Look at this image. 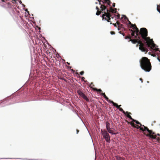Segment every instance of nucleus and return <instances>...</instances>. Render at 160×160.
Here are the masks:
<instances>
[{"label":"nucleus","instance_id":"obj_1","mask_svg":"<svg viewBox=\"0 0 160 160\" xmlns=\"http://www.w3.org/2000/svg\"><path fill=\"white\" fill-rule=\"evenodd\" d=\"M141 68L146 72H149L152 66L149 60L146 57H143L140 61Z\"/></svg>","mask_w":160,"mask_h":160},{"label":"nucleus","instance_id":"obj_2","mask_svg":"<svg viewBox=\"0 0 160 160\" xmlns=\"http://www.w3.org/2000/svg\"><path fill=\"white\" fill-rule=\"evenodd\" d=\"M135 39H132L130 38L129 42L131 41L132 42L135 44L138 43L139 45V49L143 52H147L148 50L147 48L144 47V44L142 42L140 36H138L137 38H135Z\"/></svg>","mask_w":160,"mask_h":160},{"label":"nucleus","instance_id":"obj_3","mask_svg":"<svg viewBox=\"0 0 160 160\" xmlns=\"http://www.w3.org/2000/svg\"><path fill=\"white\" fill-rule=\"evenodd\" d=\"M107 12H102L104 13L102 16V19H105L109 22H110L111 19L110 17H111V15L110 12L116 13V11H115L114 9H113L112 7L110 8L109 10L107 9Z\"/></svg>","mask_w":160,"mask_h":160},{"label":"nucleus","instance_id":"obj_4","mask_svg":"<svg viewBox=\"0 0 160 160\" xmlns=\"http://www.w3.org/2000/svg\"><path fill=\"white\" fill-rule=\"evenodd\" d=\"M145 41L148 47L150 48L154 49L156 51H158L159 49L155 47V44L153 43L152 39H151L149 37H146V38H142Z\"/></svg>","mask_w":160,"mask_h":160},{"label":"nucleus","instance_id":"obj_5","mask_svg":"<svg viewBox=\"0 0 160 160\" xmlns=\"http://www.w3.org/2000/svg\"><path fill=\"white\" fill-rule=\"evenodd\" d=\"M148 30L144 28H141L139 34V36L142 37V38H146L148 36Z\"/></svg>","mask_w":160,"mask_h":160},{"label":"nucleus","instance_id":"obj_6","mask_svg":"<svg viewBox=\"0 0 160 160\" xmlns=\"http://www.w3.org/2000/svg\"><path fill=\"white\" fill-rule=\"evenodd\" d=\"M102 133L103 138L105 139L106 141L110 143V136L108 133L106 131H102Z\"/></svg>","mask_w":160,"mask_h":160},{"label":"nucleus","instance_id":"obj_7","mask_svg":"<svg viewBox=\"0 0 160 160\" xmlns=\"http://www.w3.org/2000/svg\"><path fill=\"white\" fill-rule=\"evenodd\" d=\"M146 135L147 137H149L150 138L157 140L158 142H159L160 141V138L157 137L155 133L154 132H152V130L150 133L146 134Z\"/></svg>","mask_w":160,"mask_h":160},{"label":"nucleus","instance_id":"obj_8","mask_svg":"<svg viewBox=\"0 0 160 160\" xmlns=\"http://www.w3.org/2000/svg\"><path fill=\"white\" fill-rule=\"evenodd\" d=\"M108 1V0H100L99 1V4L101 5L100 8L102 11L105 10L106 8V7L105 4Z\"/></svg>","mask_w":160,"mask_h":160},{"label":"nucleus","instance_id":"obj_9","mask_svg":"<svg viewBox=\"0 0 160 160\" xmlns=\"http://www.w3.org/2000/svg\"><path fill=\"white\" fill-rule=\"evenodd\" d=\"M142 127H140L139 125H136L135 128H136L137 129H139L140 130L143 132H144L147 130L149 133H150V132H151V130L149 129L147 127L145 126L144 125H142Z\"/></svg>","mask_w":160,"mask_h":160},{"label":"nucleus","instance_id":"obj_10","mask_svg":"<svg viewBox=\"0 0 160 160\" xmlns=\"http://www.w3.org/2000/svg\"><path fill=\"white\" fill-rule=\"evenodd\" d=\"M111 103L113 104V106L116 107L118 109H119L120 111L122 112L124 114L126 115L127 114L129 113L128 111L125 112L122 108H120L121 106V105H118L117 103H115L113 102H112Z\"/></svg>","mask_w":160,"mask_h":160},{"label":"nucleus","instance_id":"obj_11","mask_svg":"<svg viewBox=\"0 0 160 160\" xmlns=\"http://www.w3.org/2000/svg\"><path fill=\"white\" fill-rule=\"evenodd\" d=\"M135 30L134 31H135L136 34V35L135 36V38H137L138 36H139V34L140 31H139L138 28H137L136 26H135Z\"/></svg>","mask_w":160,"mask_h":160},{"label":"nucleus","instance_id":"obj_12","mask_svg":"<svg viewBox=\"0 0 160 160\" xmlns=\"http://www.w3.org/2000/svg\"><path fill=\"white\" fill-rule=\"evenodd\" d=\"M100 94L105 98L108 102L111 103L112 102H113L112 101H111L108 98L106 95L105 93H101Z\"/></svg>","mask_w":160,"mask_h":160},{"label":"nucleus","instance_id":"obj_13","mask_svg":"<svg viewBox=\"0 0 160 160\" xmlns=\"http://www.w3.org/2000/svg\"><path fill=\"white\" fill-rule=\"evenodd\" d=\"M77 93L80 96L82 97L84 94L83 93L81 90H78Z\"/></svg>","mask_w":160,"mask_h":160},{"label":"nucleus","instance_id":"obj_14","mask_svg":"<svg viewBox=\"0 0 160 160\" xmlns=\"http://www.w3.org/2000/svg\"><path fill=\"white\" fill-rule=\"evenodd\" d=\"M107 130H108V132L109 133L112 134H117V133H114L113 132V131L111 130V128L108 129Z\"/></svg>","mask_w":160,"mask_h":160},{"label":"nucleus","instance_id":"obj_15","mask_svg":"<svg viewBox=\"0 0 160 160\" xmlns=\"http://www.w3.org/2000/svg\"><path fill=\"white\" fill-rule=\"evenodd\" d=\"M92 89L94 91H97L99 92L100 93V92H102V90L101 89H98L96 88H92Z\"/></svg>","mask_w":160,"mask_h":160},{"label":"nucleus","instance_id":"obj_16","mask_svg":"<svg viewBox=\"0 0 160 160\" xmlns=\"http://www.w3.org/2000/svg\"><path fill=\"white\" fill-rule=\"evenodd\" d=\"M128 114H127V117L128 118H130V119L132 120L133 119L132 117H131V116L129 115V114H131V113L130 112H128Z\"/></svg>","mask_w":160,"mask_h":160},{"label":"nucleus","instance_id":"obj_17","mask_svg":"<svg viewBox=\"0 0 160 160\" xmlns=\"http://www.w3.org/2000/svg\"><path fill=\"white\" fill-rule=\"evenodd\" d=\"M82 97L86 101H89V99H88V98L84 94Z\"/></svg>","mask_w":160,"mask_h":160},{"label":"nucleus","instance_id":"obj_18","mask_svg":"<svg viewBox=\"0 0 160 160\" xmlns=\"http://www.w3.org/2000/svg\"><path fill=\"white\" fill-rule=\"evenodd\" d=\"M110 124L108 122H106V128L107 129L110 128Z\"/></svg>","mask_w":160,"mask_h":160},{"label":"nucleus","instance_id":"obj_19","mask_svg":"<svg viewBox=\"0 0 160 160\" xmlns=\"http://www.w3.org/2000/svg\"><path fill=\"white\" fill-rule=\"evenodd\" d=\"M128 123L130 124L131 125L132 127H133L134 128H135L136 125L133 122H128Z\"/></svg>","mask_w":160,"mask_h":160},{"label":"nucleus","instance_id":"obj_20","mask_svg":"<svg viewBox=\"0 0 160 160\" xmlns=\"http://www.w3.org/2000/svg\"><path fill=\"white\" fill-rule=\"evenodd\" d=\"M101 11H102V10L101 11L97 10V11L96 12V14L97 15H99L102 12Z\"/></svg>","mask_w":160,"mask_h":160},{"label":"nucleus","instance_id":"obj_21","mask_svg":"<svg viewBox=\"0 0 160 160\" xmlns=\"http://www.w3.org/2000/svg\"><path fill=\"white\" fill-rule=\"evenodd\" d=\"M132 121L133 122H135L137 124H140V123L139 122H138V121H137L134 119H133L132 120Z\"/></svg>","mask_w":160,"mask_h":160},{"label":"nucleus","instance_id":"obj_22","mask_svg":"<svg viewBox=\"0 0 160 160\" xmlns=\"http://www.w3.org/2000/svg\"><path fill=\"white\" fill-rule=\"evenodd\" d=\"M14 9H11V11L12 12V13H13V14H14V13L15 12V11H16V9L14 8Z\"/></svg>","mask_w":160,"mask_h":160},{"label":"nucleus","instance_id":"obj_23","mask_svg":"<svg viewBox=\"0 0 160 160\" xmlns=\"http://www.w3.org/2000/svg\"><path fill=\"white\" fill-rule=\"evenodd\" d=\"M125 39H130V38H131V36H130V35H129V36H126L125 37Z\"/></svg>","mask_w":160,"mask_h":160},{"label":"nucleus","instance_id":"obj_24","mask_svg":"<svg viewBox=\"0 0 160 160\" xmlns=\"http://www.w3.org/2000/svg\"><path fill=\"white\" fill-rule=\"evenodd\" d=\"M106 3L108 4V5L110 6V4L111 3V2L110 0H108V2Z\"/></svg>","mask_w":160,"mask_h":160},{"label":"nucleus","instance_id":"obj_25","mask_svg":"<svg viewBox=\"0 0 160 160\" xmlns=\"http://www.w3.org/2000/svg\"><path fill=\"white\" fill-rule=\"evenodd\" d=\"M117 159L118 160H124L123 159H122L121 157H117Z\"/></svg>","mask_w":160,"mask_h":160},{"label":"nucleus","instance_id":"obj_26","mask_svg":"<svg viewBox=\"0 0 160 160\" xmlns=\"http://www.w3.org/2000/svg\"><path fill=\"white\" fill-rule=\"evenodd\" d=\"M131 28H132L133 29H135V26H136L135 24H131Z\"/></svg>","mask_w":160,"mask_h":160},{"label":"nucleus","instance_id":"obj_27","mask_svg":"<svg viewBox=\"0 0 160 160\" xmlns=\"http://www.w3.org/2000/svg\"><path fill=\"white\" fill-rule=\"evenodd\" d=\"M135 32H132L131 34V35L132 36H135L136 35H135Z\"/></svg>","mask_w":160,"mask_h":160},{"label":"nucleus","instance_id":"obj_28","mask_svg":"<svg viewBox=\"0 0 160 160\" xmlns=\"http://www.w3.org/2000/svg\"><path fill=\"white\" fill-rule=\"evenodd\" d=\"M118 14L117 15H116V16L117 17V18H120V15L118 14Z\"/></svg>","mask_w":160,"mask_h":160},{"label":"nucleus","instance_id":"obj_29","mask_svg":"<svg viewBox=\"0 0 160 160\" xmlns=\"http://www.w3.org/2000/svg\"><path fill=\"white\" fill-rule=\"evenodd\" d=\"M84 72L83 71H82L80 72V73L81 75H82L84 74Z\"/></svg>","mask_w":160,"mask_h":160},{"label":"nucleus","instance_id":"obj_30","mask_svg":"<svg viewBox=\"0 0 160 160\" xmlns=\"http://www.w3.org/2000/svg\"><path fill=\"white\" fill-rule=\"evenodd\" d=\"M110 33L112 35H113V34H115V32L114 31H111L110 32Z\"/></svg>","mask_w":160,"mask_h":160},{"label":"nucleus","instance_id":"obj_31","mask_svg":"<svg viewBox=\"0 0 160 160\" xmlns=\"http://www.w3.org/2000/svg\"><path fill=\"white\" fill-rule=\"evenodd\" d=\"M91 85H92V86H90V88H93L92 87H93V86H94V85L92 83H91V85H90V86H91Z\"/></svg>","mask_w":160,"mask_h":160},{"label":"nucleus","instance_id":"obj_32","mask_svg":"<svg viewBox=\"0 0 160 160\" xmlns=\"http://www.w3.org/2000/svg\"><path fill=\"white\" fill-rule=\"evenodd\" d=\"M112 24L114 27H117V26L116 23H113Z\"/></svg>","mask_w":160,"mask_h":160},{"label":"nucleus","instance_id":"obj_33","mask_svg":"<svg viewBox=\"0 0 160 160\" xmlns=\"http://www.w3.org/2000/svg\"><path fill=\"white\" fill-rule=\"evenodd\" d=\"M96 8L97 10H99V8L97 6Z\"/></svg>","mask_w":160,"mask_h":160},{"label":"nucleus","instance_id":"obj_34","mask_svg":"<svg viewBox=\"0 0 160 160\" xmlns=\"http://www.w3.org/2000/svg\"><path fill=\"white\" fill-rule=\"evenodd\" d=\"M112 5L113 7H115V3H113Z\"/></svg>","mask_w":160,"mask_h":160},{"label":"nucleus","instance_id":"obj_35","mask_svg":"<svg viewBox=\"0 0 160 160\" xmlns=\"http://www.w3.org/2000/svg\"><path fill=\"white\" fill-rule=\"evenodd\" d=\"M116 23L118 25H119L120 24V23L118 21H117Z\"/></svg>","mask_w":160,"mask_h":160},{"label":"nucleus","instance_id":"obj_36","mask_svg":"<svg viewBox=\"0 0 160 160\" xmlns=\"http://www.w3.org/2000/svg\"><path fill=\"white\" fill-rule=\"evenodd\" d=\"M85 79V78L84 77H82V81H84Z\"/></svg>","mask_w":160,"mask_h":160},{"label":"nucleus","instance_id":"obj_37","mask_svg":"<svg viewBox=\"0 0 160 160\" xmlns=\"http://www.w3.org/2000/svg\"><path fill=\"white\" fill-rule=\"evenodd\" d=\"M139 79H140V81H141V82H143V81H142V78H140Z\"/></svg>","mask_w":160,"mask_h":160},{"label":"nucleus","instance_id":"obj_38","mask_svg":"<svg viewBox=\"0 0 160 160\" xmlns=\"http://www.w3.org/2000/svg\"><path fill=\"white\" fill-rule=\"evenodd\" d=\"M130 31L132 32H135L132 29H131Z\"/></svg>","mask_w":160,"mask_h":160},{"label":"nucleus","instance_id":"obj_39","mask_svg":"<svg viewBox=\"0 0 160 160\" xmlns=\"http://www.w3.org/2000/svg\"><path fill=\"white\" fill-rule=\"evenodd\" d=\"M77 134H78V132H79V130H78L77 129Z\"/></svg>","mask_w":160,"mask_h":160},{"label":"nucleus","instance_id":"obj_40","mask_svg":"<svg viewBox=\"0 0 160 160\" xmlns=\"http://www.w3.org/2000/svg\"><path fill=\"white\" fill-rule=\"evenodd\" d=\"M121 34H122V35L123 36H125V34L124 33H121Z\"/></svg>","mask_w":160,"mask_h":160},{"label":"nucleus","instance_id":"obj_41","mask_svg":"<svg viewBox=\"0 0 160 160\" xmlns=\"http://www.w3.org/2000/svg\"><path fill=\"white\" fill-rule=\"evenodd\" d=\"M139 125H140V127H141V126H142L143 125H142L141 123H140V124H139Z\"/></svg>","mask_w":160,"mask_h":160},{"label":"nucleus","instance_id":"obj_42","mask_svg":"<svg viewBox=\"0 0 160 160\" xmlns=\"http://www.w3.org/2000/svg\"><path fill=\"white\" fill-rule=\"evenodd\" d=\"M114 11H116L117 12V8H115V9H114Z\"/></svg>","mask_w":160,"mask_h":160},{"label":"nucleus","instance_id":"obj_43","mask_svg":"<svg viewBox=\"0 0 160 160\" xmlns=\"http://www.w3.org/2000/svg\"><path fill=\"white\" fill-rule=\"evenodd\" d=\"M138 44L137 45H136V47H138Z\"/></svg>","mask_w":160,"mask_h":160},{"label":"nucleus","instance_id":"obj_44","mask_svg":"<svg viewBox=\"0 0 160 160\" xmlns=\"http://www.w3.org/2000/svg\"><path fill=\"white\" fill-rule=\"evenodd\" d=\"M157 135H158V136H160V134H157Z\"/></svg>","mask_w":160,"mask_h":160},{"label":"nucleus","instance_id":"obj_45","mask_svg":"<svg viewBox=\"0 0 160 160\" xmlns=\"http://www.w3.org/2000/svg\"><path fill=\"white\" fill-rule=\"evenodd\" d=\"M129 23H130L131 25V24H132L130 22H129Z\"/></svg>","mask_w":160,"mask_h":160},{"label":"nucleus","instance_id":"obj_46","mask_svg":"<svg viewBox=\"0 0 160 160\" xmlns=\"http://www.w3.org/2000/svg\"><path fill=\"white\" fill-rule=\"evenodd\" d=\"M118 30H120V29H119V28H118Z\"/></svg>","mask_w":160,"mask_h":160},{"label":"nucleus","instance_id":"obj_47","mask_svg":"<svg viewBox=\"0 0 160 160\" xmlns=\"http://www.w3.org/2000/svg\"><path fill=\"white\" fill-rule=\"evenodd\" d=\"M112 18H113V17H112L111 16V17Z\"/></svg>","mask_w":160,"mask_h":160},{"label":"nucleus","instance_id":"obj_48","mask_svg":"<svg viewBox=\"0 0 160 160\" xmlns=\"http://www.w3.org/2000/svg\"><path fill=\"white\" fill-rule=\"evenodd\" d=\"M110 24H112V22H110Z\"/></svg>","mask_w":160,"mask_h":160},{"label":"nucleus","instance_id":"obj_49","mask_svg":"<svg viewBox=\"0 0 160 160\" xmlns=\"http://www.w3.org/2000/svg\"><path fill=\"white\" fill-rule=\"evenodd\" d=\"M8 7H10V6H9V4H8Z\"/></svg>","mask_w":160,"mask_h":160},{"label":"nucleus","instance_id":"obj_50","mask_svg":"<svg viewBox=\"0 0 160 160\" xmlns=\"http://www.w3.org/2000/svg\"><path fill=\"white\" fill-rule=\"evenodd\" d=\"M125 17V18H127L125 16H124Z\"/></svg>","mask_w":160,"mask_h":160},{"label":"nucleus","instance_id":"obj_51","mask_svg":"<svg viewBox=\"0 0 160 160\" xmlns=\"http://www.w3.org/2000/svg\"><path fill=\"white\" fill-rule=\"evenodd\" d=\"M12 3L13 4H14V3H13V2H12Z\"/></svg>","mask_w":160,"mask_h":160},{"label":"nucleus","instance_id":"obj_52","mask_svg":"<svg viewBox=\"0 0 160 160\" xmlns=\"http://www.w3.org/2000/svg\"><path fill=\"white\" fill-rule=\"evenodd\" d=\"M121 25V26H122V24H121V25Z\"/></svg>","mask_w":160,"mask_h":160},{"label":"nucleus","instance_id":"obj_53","mask_svg":"<svg viewBox=\"0 0 160 160\" xmlns=\"http://www.w3.org/2000/svg\"><path fill=\"white\" fill-rule=\"evenodd\" d=\"M12 1H15L16 0H12Z\"/></svg>","mask_w":160,"mask_h":160},{"label":"nucleus","instance_id":"obj_54","mask_svg":"<svg viewBox=\"0 0 160 160\" xmlns=\"http://www.w3.org/2000/svg\"><path fill=\"white\" fill-rule=\"evenodd\" d=\"M159 52H160V50L159 51Z\"/></svg>","mask_w":160,"mask_h":160}]
</instances>
